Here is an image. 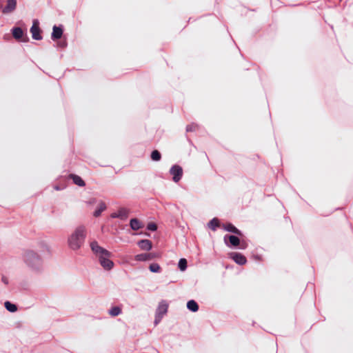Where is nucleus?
Wrapping results in <instances>:
<instances>
[{"label": "nucleus", "mask_w": 353, "mask_h": 353, "mask_svg": "<svg viewBox=\"0 0 353 353\" xmlns=\"http://www.w3.org/2000/svg\"><path fill=\"white\" fill-rule=\"evenodd\" d=\"M90 248L94 254L99 257L100 264L104 269L110 270L113 268L114 263L109 259L111 256V253L108 250L101 247L96 241L90 243Z\"/></svg>", "instance_id": "1"}, {"label": "nucleus", "mask_w": 353, "mask_h": 353, "mask_svg": "<svg viewBox=\"0 0 353 353\" xmlns=\"http://www.w3.org/2000/svg\"><path fill=\"white\" fill-rule=\"evenodd\" d=\"M86 229L79 225L68 238V245L72 250H78L83 245L86 237Z\"/></svg>", "instance_id": "2"}, {"label": "nucleus", "mask_w": 353, "mask_h": 353, "mask_svg": "<svg viewBox=\"0 0 353 353\" xmlns=\"http://www.w3.org/2000/svg\"><path fill=\"white\" fill-rule=\"evenodd\" d=\"M170 173L172 175V180L175 183H177L183 176V168L179 165H174L170 169Z\"/></svg>", "instance_id": "3"}, {"label": "nucleus", "mask_w": 353, "mask_h": 353, "mask_svg": "<svg viewBox=\"0 0 353 353\" xmlns=\"http://www.w3.org/2000/svg\"><path fill=\"white\" fill-rule=\"evenodd\" d=\"M168 305L165 302H161L157 310L154 323L158 324L163 316L167 313Z\"/></svg>", "instance_id": "4"}, {"label": "nucleus", "mask_w": 353, "mask_h": 353, "mask_svg": "<svg viewBox=\"0 0 353 353\" xmlns=\"http://www.w3.org/2000/svg\"><path fill=\"white\" fill-rule=\"evenodd\" d=\"M26 261L30 265H38L40 262L39 256L33 251H28L25 254Z\"/></svg>", "instance_id": "5"}, {"label": "nucleus", "mask_w": 353, "mask_h": 353, "mask_svg": "<svg viewBox=\"0 0 353 353\" xmlns=\"http://www.w3.org/2000/svg\"><path fill=\"white\" fill-rule=\"evenodd\" d=\"M129 210L126 208H120L117 212H114L110 214L112 219H119L121 221H124L128 219Z\"/></svg>", "instance_id": "6"}, {"label": "nucleus", "mask_w": 353, "mask_h": 353, "mask_svg": "<svg viewBox=\"0 0 353 353\" xmlns=\"http://www.w3.org/2000/svg\"><path fill=\"white\" fill-rule=\"evenodd\" d=\"M161 254L159 253H143L135 256V260L138 261H150L156 258H160Z\"/></svg>", "instance_id": "7"}, {"label": "nucleus", "mask_w": 353, "mask_h": 353, "mask_svg": "<svg viewBox=\"0 0 353 353\" xmlns=\"http://www.w3.org/2000/svg\"><path fill=\"white\" fill-rule=\"evenodd\" d=\"M32 37L34 40H41L42 36L41 35V30L39 26V21L35 19L33 21L32 26L30 28Z\"/></svg>", "instance_id": "8"}, {"label": "nucleus", "mask_w": 353, "mask_h": 353, "mask_svg": "<svg viewBox=\"0 0 353 353\" xmlns=\"http://www.w3.org/2000/svg\"><path fill=\"white\" fill-rule=\"evenodd\" d=\"M231 258L239 265H244L247 262L245 256L238 252H232L230 254Z\"/></svg>", "instance_id": "9"}, {"label": "nucleus", "mask_w": 353, "mask_h": 353, "mask_svg": "<svg viewBox=\"0 0 353 353\" xmlns=\"http://www.w3.org/2000/svg\"><path fill=\"white\" fill-rule=\"evenodd\" d=\"M17 0H7V4L3 9V13L8 14L16 9Z\"/></svg>", "instance_id": "10"}, {"label": "nucleus", "mask_w": 353, "mask_h": 353, "mask_svg": "<svg viewBox=\"0 0 353 353\" xmlns=\"http://www.w3.org/2000/svg\"><path fill=\"white\" fill-rule=\"evenodd\" d=\"M63 35V28L61 26H54L51 38L53 41L59 39Z\"/></svg>", "instance_id": "11"}, {"label": "nucleus", "mask_w": 353, "mask_h": 353, "mask_svg": "<svg viewBox=\"0 0 353 353\" xmlns=\"http://www.w3.org/2000/svg\"><path fill=\"white\" fill-rule=\"evenodd\" d=\"M137 244L142 250L149 251L152 248V242L148 239L141 240Z\"/></svg>", "instance_id": "12"}, {"label": "nucleus", "mask_w": 353, "mask_h": 353, "mask_svg": "<svg viewBox=\"0 0 353 353\" xmlns=\"http://www.w3.org/2000/svg\"><path fill=\"white\" fill-rule=\"evenodd\" d=\"M12 34L13 37L17 40H20L23 37V31L20 27H14L12 29Z\"/></svg>", "instance_id": "13"}, {"label": "nucleus", "mask_w": 353, "mask_h": 353, "mask_svg": "<svg viewBox=\"0 0 353 353\" xmlns=\"http://www.w3.org/2000/svg\"><path fill=\"white\" fill-rule=\"evenodd\" d=\"M70 179H72L73 183L75 185H79V187H84L85 185V181L82 179V178L77 174H70Z\"/></svg>", "instance_id": "14"}, {"label": "nucleus", "mask_w": 353, "mask_h": 353, "mask_svg": "<svg viewBox=\"0 0 353 353\" xmlns=\"http://www.w3.org/2000/svg\"><path fill=\"white\" fill-rule=\"evenodd\" d=\"M106 209V205L103 202H101L97 208L93 212V216L96 218L99 216L103 211Z\"/></svg>", "instance_id": "15"}, {"label": "nucleus", "mask_w": 353, "mask_h": 353, "mask_svg": "<svg viewBox=\"0 0 353 353\" xmlns=\"http://www.w3.org/2000/svg\"><path fill=\"white\" fill-rule=\"evenodd\" d=\"M187 307L192 312H197L199 310V305L194 300H190L187 303Z\"/></svg>", "instance_id": "16"}, {"label": "nucleus", "mask_w": 353, "mask_h": 353, "mask_svg": "<svg viewBox=\"0 0 353 353\" xmlns=\"http://www.w3.org/2000/svg\"><path fill=\"white\" fill-rule=\"evenodd\" d=\"M223 227L225 228V230H227L230 232H232L236 234H241L240 231L231 223H228L226 225H223Z\"/></svg>", "instance_id": "17"}, {"label": "nucleus", "mask_w": 353, "mask_h": 353, "mask_svg": "<svg viewBox=\"0 0 353 353\" xmlns=\"http://www.w3.org/2000/svg\"><path fill=\"white\" fill-rule=\"evenodd\" d=\"M150 157L152 161H159L161 159V154L159 150H154L152 152Z\"/></svg>", "instance_id": "18"}, {"label": "nucleus", "mask_w": 353, "mask_h": 353, "mask_svg": "<svg viewBox=\"0 0 353 353\" xmlns=\"http://www.w3.org/2000/svg\"><path fill=\"white\" fill-rule=\"evenodd\" d=\"M4 306L7 310L11 312H14L17 310V307L16 305L11 303L9 301H6L4 303Z\"/></svg>", "instance_id": "19"}, {"label": "nucleus", "mask_w": 353, "mask_h": 353, "mask_svg": "<svg viewBox=\"0 0 353 353\" xmlns=\"http://www.w3.org/2000/svg\"><path fill=\"white\" fill-rule=\"evenodd\" d=\"M228 239L230 243L233 246H238L240 244V239L236 236L230 235Z\"/></svg>", "instance_id": "20"}, {"label": "nucleus", "mask_w": 353, "mask_h": 353, "mask_svg": "<svg viewBox=\"0 0 353 353\" xmlns=\"http://www.w3.org/2000/svg\"><path fill=\"white\" fill-rule=\"evenodd\" d=\"M121 312V309L117 306L112 307V309L109 311V314L112 316H117L119 314H120Z\"/></svg>", "instance_id": "21"}, {"label": "nucleus", "mask_w": 353, "mask_h": 353, "mask_svg": "<svg viewBox=\"0 0 353 353\" xmlns=\"http://www.w3.org/2000/svg\"><path fill=\"white\" fill-rule=\"evenodd\" d=\"M144 222H130L131 228L134 230H137L144 226Z\"/></svg>", "instance_id": "22"}, {"label": "nucleus", "mask_w": 353, "mask_h": 353, "mask_svg": "<svg viewBox=\"0 0 353 353\" xmlns=\"http://www.w3.org/2000/svg\"><path fill=\"white\" fill-rule=\"evenodd\" d=\"M221 226V222H208V228L213 231H215L218 228Z\"/></svg>", "instance_id": "23"}, {"label": "nucleus", "mask_w": 353, "mask_h": 353, "mask_svg": "<svg viewBox=\"0 0 353 353\" xmlns=\"http://www.w3.org/2000/svg\"><path fill=\"white\" fill-rule=\"evenodd\" d=\"M179 268L181 271L187 268V261L185 259H181L179 261Z\"/></svg>", "instance_id": "24"}, {"label": "nucleus", "mask_w": 353, "mask_h": 353, "mask_svg": "<svg viewBox=\"0 0 353 353\" xmlns=\"http://www.w3.org/2000/svg\"><path fill=\"white\" fill-rule=\"evenodd\" d=\"M149 269L152 272H159L161 270V267L157 263H151L149 266Z\"/></svg>", "instance_id": "25"}, {"label": "nucleus", "mask_w": 353, "mask_h": 353, "mask_svg": "<svg viewBox=\"0 0 353 353\" xmlns=\"http://www.w3.org/2000/svg\"><path fill=\"white\" fill-rule=\"evenodd\" d=\"M198 128V125L195 123H191L186 126V132H194Z\"/></svg>", "instance_id": "26"}, {"label": "nucleus", "mask_w": 353, "mask_h": 353, "mask_svg": "<svg viewBox=\"0 0 353 353\" xmlns=\"http://www.w3.org/2000/svg\"><path fill=\"white\" fill-rule=\"evenodd\" d=\"M148 229L151 231H155L157 229V225L154 223H150L148 225Z\"/></svg>", "instance_id": "27"}, {"label": "nucleus", "mask_w": 353, "mask_h": 353, "mask_svg": "<svg viewBox=\"0 0 353 353\" xmlns=\"http://www.w3.org/2000/svg\"><path fill=\"white\" fill-rule=\"evenodd\" d=\"M1 281H2L3 283H4L6 285L8 283V279L6 276H2Z\"/></svg>", "instance_id": "28"}, {"label": "nucleus", "mask_w": 353, "mask_h": 353, "mask_svg": "<svg viewBox=\"0 0 353 353\" xmlns=\"http://www.w3.org/2000/svg\"><path fill=\"white\" fill-rule=\"evenodd\" d=\"M129 221H139V219L134 217V218H130V219Z\"/></svg>", "instance_id": "29"}, {"label": "nucleus", "mask_w": 353, "mask_h": 353, "mask_svg": "<svg viewBox=\"0 0 353 353\" xmlns=\"http://www.w3.org/2000/svg\"><path fill=\"white\" fill-rule=\"evenodd\" d=\"M210 221H220V220L218 218L214 217V218H212Z\"/></svg>", "instance_id": "30"}, {"label": "nucleus", "mask_w": 353, "mask_h": 353, "mask_svg": "<svg viewBox=\"0 0 353 353\" xmlns=\"http://www.w3.org/2000/svg\"><path fill=\"white\" fill-rule=\"evenodd\" d=\"M55 188L57 190H60V188H59L58 186H55V188Z\"/></svg>", "instance_id": "31"}]
</instances>
